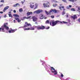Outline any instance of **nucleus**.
Instances as JSON below:
<instances>
[{"label":"nucleus","instance_id":"obj_47","mask_svg":"<svg viewBox=\"0 0 80 80\" xmlns=\"http://www.w3.org/2000/svg\"><path fill=\"white\" fill-rule=\"evenodd\" d=\"M21 3H22V4H23V3H24V2H23V1H21Z\"/></svg>","mask_w":80,"mask_h":80},{"label":"nucleus","instance_id":"obj_42","mask_svg":"<svg viewBox=\"0 0 80 80\" xmlns=\"http://www.w3.org/2000/svg\"><path fill=\"white\" fill-rule=\"evenodd\" d=\"M6 17H7V15H5L4 16V18H6Z\"/></svg>","mask_w":80,"mask_h":80},{"label":"nucleus","instance_id":"obj_34","mask_svg":"<svg viewBox=\"0 0 80 80\" xmlns=\"http://www.w3.org/2000/svg\"><path fill=\"white\" fill-rule=\"evenodd\" d=\"M64 14H65V12H64V11H63L62 12L63 15H64Z\"/></svg>","mask_w":80,"mask_h":80},{"label":"nucleus","instance_id":"obj_2","mask_svg":"<svg viewBox=\"0 0 80 80\" xmlns=\"http://www.w3.org/2000/svg\"><path fill=\"white\" fill-rule=\"evenodd\" d=\"M7 25H8V23H4L3 25L2 26L1 28H0V32H5V29L7 30H9V27Z\"/></svg>","mask_w":80,"mask_h":80},{"label":"nucleus","instance_id":"obj_30","mask_svg":"<svg viewBox=\"0 0 80 80\" xmlns=\"http://www.w3.org/2000/svg\"><path fill=\"white\" fill-rule=\"evenodd\" d=\"M37 7H38V5H35V7L34 8V9H36V8H37Z\"/></svg>","mask_w":80,"mask_h":80},{"label":"nucleus","instance_id":"obj_39","mask_svg":"<svg viewBox=\"0 0 80 80\" xmlns=\"http://www.w3.org/2000/svg\"><path fill=\"white\" fill-rule=\"evenodd\" d=\"M16 10H13V12L14 13H16Z\"/></svg>","mask_w":80,"mask_h":80},{"label":"nucleus","instance_id":"obj_4","mask_svg":"<svg viewBox=\"0 0 80 80\" xmlns=\"http://www.w3.org/2000/svg\"><path fill=\"white\" fill-rule=\"evenodd\" d=\"M50 2L48 1L47 2V3H44L43 4V6L44 8H47L50 7Z\"/></svg>","mask_w":80,"mask_h":80},{"label":"nucleus","instance_id":"obj_20","mask_svg":"<svg viewBox=\"0 0 80 80\" xmlns=\"http://www.w3.org/2000/svg\"><path fill=\"white\" fill-rule=\"evenodd\" d=\"M68 1L70 2H76L77 0H68Z\"/></svg>","mask_w":80,"mask_h":80},{"label":"nucleus","instance_id":"obj_35","mask_svg":"<svg viewBox=\"0 0 80 80\" xmlns=\"http://www.w3.org/2000/svg\"><path fill=\"white\" fill-rule=\"evenodd\" d=\"M50 28V27L48 26L47 28H46L47 30H48V29H49Z\"/></svg>","mask_w":80,"mask_h":80},{"label":"nucleus","instance_id":"obj_29","mask_svg":"<svg viewBox=\"0 0 80 80\" xmlns=\"http://www.w3.org/2000/svg\"><path fill=\"white\" fill-rule=\"evenodd\" d=\"M71 10V11H75V8H72Z\"/></svg>","mask_w":80,"mask_h":80},{"label":"nucleus","instance_id":"obj_18","mask_svg":"<svg viewBox=\"0 0 80 80\" xmlns=\"http://www.w3.org/2000/svg\"><path fill=\"white\" fill-rule=\"evenodd\" d=\"M13 16H14V17H19V15L17 14H14L13 15Z\"/></svg>","mask_w":80,"mask_h":80},{"label":"nucleus","instance_id":"obj_38","mask_svg":"<svg viewBox=\"0 0 80 80\" xmlns=\"http://www.w3.org/2000/svg\"><path fill=\"white\" fill-rule=\"evenodd\" d=\"M18 7H20V5L19 3H18Z\"/></svg>","mask_w":80,"mask_h":80},{"label":"nucleus","instance_id":"obj_19","mask_svg":"<svg viewBox=\"0 0 80 80\" xmlns=\"http://www.w3.org/2000/svg\"><path fill=\"white\" fill-rule=\"evenodd\" d=\"M62 8H64V6H62V7H59V9H60V10H62Z\"/></svg>","mask_w":80,"mask_h":80},{"label":"nucleus","instance_id":"obj_21","mask_svg":"<svg viewBox=\"0 0 80 80\" xmlns=\"http://www.w3.org/2000/svg\"><path fill=\"white\" fill-rule=\"evenodd\" d=\"M30 7H31V8H33V7H35V6L34 5H32V4H31L30 5Z\"/></svg>","mask_w":80,"mask_h":80},{"label":"nucleus","instance_id":"obj_51","mask_svg":"<svg viewBox=\"0 0 80 80\" xmlns=\"http://www.w3.org/2000/svg\"><path fill=\"white\" fill-rule=\"evenodd\" d=\"M14 22L15 23V20H14Z\"/></svg>","mask_w":80,"mask_h":80},{"label":"nucleus","instance_id":"obj_48","mask_svg":"<svg viewBox=\"0 0 80 80\" xmlns=\"http://www.w3.org/2000/svg\"><path fill=\"white\" fill-rule=\"evenodd\" d=\"M66 17H67V18H68V15H66Z\"/></svg>","mask_w":80,"mask_h":80},{"label":"nucleus","instance_id":"obj_12","mask_svg":"<svg viewBox=\"0 0 80 80\" xmlns=\"http://www.w3.org/2000/svg\"><path fill=\"white\" fill-rule=\"evenodd\" d=\"M32 14H33V12H28L27 13V16H29L30 15H32Z\"/></svg>","mask_w":80,"mask_h":80},{"label":"nucleus","instance_id":"obj_45","mask_svg":"<svg viewBox=\"0 0 80 80\" xmlns=\"http://www.w3.org/2000/svg\"><path fill=\"white\" fill-rule=\"evenodd\" d=\"M3 4H1L0 6V7H2L3 6Z\"/></svg>","mask_w":80,"mask_h":80},{"label":"nucleus","instance_id":"obj_55","mask_svg":"<svg viewBox=\"0 0 80 80\" xmlns=\"http://www.w3.org/2000/svg\"><path fill=\"white\" fill-rule=\"evenodd\" d=\"M60 6H61L62 5V4H60Z\"/></svg>","mask_w":80,"mask_h":80},{"label":"nucleus","instance_id":"obj_10","mask_svg":"<svg viewBox=\"0 0 80 80\" xmlns=\"http://www.w3.org/2000/svg\"><path fill=\"white\" fill-rule=\"evenodd\" d=\"M73 20H75V19L77 18V15L76 14H75L73 15V16H71Z\"/></svg>","mask_w":80,"mask_h":80},{"label":"nucleus","instance_id":"obj_44","mask_svg":"<svg viewBox=\"0 0 80 80\" xmlns=\"http://www.w3.org/2000/svg\"><path fill=\"white\" fill-rule=\"evenodd\" d=\"M3 13V12L2 11H0V13Z\"/></svg>","mask_w":80,"mask_h":80},{"label":"nucleus","instance_id":"obj_27","mask_svg":"<svg viewBox=\"0 0 80 80\" xmlns=\"http://www.w3.org/2000/svg\"><path fill=\"white\" fill-rule=\"evenodd\" d=\"M46 23L47 24V23H49V20H47L46 22Z\"/></svg>","mask_w":80,"mask_h":80},{"label":"nucleus","instance_id":"obj_5","mask_svg":"<svg viewBox=\"0 0 80 80\" xmlns=\"http://www.w3.org/2000/svg\"><path fill=\"white\" fill-rule=\"evenodd\" d=\"M51 68L52 72L54 73V75H57V72L55 71V68L53 67H51Z\"/></svg>","mask_w":80,"mask_h":80},{"label":"nucleus","instance_id":"obj_40","mask_svg":"<svg viewBox=\"0 0 80 80\" xmlns=\"http://www.w3.org/2000/svg\"><path fill=\"white\" fill-rule=\"evenodd\" d=\"M53 1H54V2H55L56 3H57V2H58L57 1H55V0H53Z\"/></svg>","mask_w":80,"mask_h":80},{"label":"nucleus","instance_id":"obj_52","mask_svg":"<svg viewBox=\"0 0 80 80\" xmlns=\"http://www.w3.org/2000/svg\"><path fill=\"white\" fill-rule=\"evenodd\" d=\"M63 10H65V9H63Z\"/></svg>","mask_w":80,"mask_h":80},{"label":"nucleus","instance_id":"obj_16","mask_svg":"<svg viewBox=\"0 0 80 80\" xmlns=\"http://www.w3.org/2000/svg\"><path fill=\"white\" fill-rule=\"evenodd\" d=\"M25 24L28 27L29 26H30V27H32V25L30 24H28V22H25Z\"/></svg>","mask_w":80,"mask_h":80},{"label":"nucleus","instance_id":"obj_46","mask_svg":"<svg viewBox=\"0 0 80 80\" xmlns=\"http://www.w3.org/2000/svg\"><path fill=\"white\" fill-rule=\"evenodd\" d=\"M78 10H80V7H78Z\"/></svg>","mask_w":80,"mask_h":80},{"label":"nucleus","instance_id":"obj_3","mask_svg":"<svg viewBox=\"0 0 80 80\" xmlns=\"http://www.w3.org/2000/svg\"><path fill=\"white\" fill-rule=\"evenodd\" d=\"M35 28H37V30H43V29H45V26H43V25H38V26H35Z\"/></svg>","mask_w":80,"mask_h":80},{"label":"nucleus","instance_id":"obj_33","mask_svg":"<svg viewBox=\"0 0 80 80\" xmlns=\"http://www.w3.org/2000/svg\"><path fill=\"white\" fill-rule=\"evenodd\" d=\"M51 17L52 18H54V17H55L54 16H51Z\"/></svg>","mask_w":80,"mask_h":80},{"label":"nucleus","instance_id":"obj_41","mask_svg":"<svg viewBox=\"0 0 80 80\" xmlns=\"http://www.w3.org/2000/svg\"><path fill=\"white\" fill-rule=\"evenodd\" d=\"M78 21L80 22V18L78 19Z\"/></svg>","mask_w":80,"mask_h":80},{"label":"nucleus","instance_id":"obj_13","mask_svg":"<svg viewBox=\"0 0 80 80\" xmlns=\"http://www.w3.org/2000/svg\"><path fill=\"white\" fill-rule=\"evenodd\" d=\"M9 8V7L8 6H7L6 7H5L4 8V9L3 10V11L4 12H5L6 10H7Z\"/></svg>","mask_w":80,"mask_h":80},{"label":"nucleus","instance_id":"obj_53","mask_svg":"<svg viewBox=\"0 0 80 80\" xmlns=\"http://www.w3.org/2000/svg\"><path fill=\"white\" fill-rule=\"evenodd\" d=\"M35 23H37V22H35Z\"/></svg>","mask_w":80,"mask_h":80},{"label":"nucleus","instance_id":"obj_6","mask_svg":"<svg viewBox=\"0 0 80 80\" xmlns=\"http://www.w3.org/2000/svg\"><path fill=\"white\" fill-rule=\"evenodd\" d=\"M32 19L33 20V22H36L38 20V18L36 17L35 16L32 17Z\"/></svg>","mask_w":80,"mask_h":80},{"label":"nucleus","instance_id":"obj_17","mask_svg":"<svg viewBox=\"0 0 80 80\" xmlns=\"http://www.w3.org/2000/svg\"><path fill=\"white\" fill-rule=\"evenodd\" d=\"M51 12H50H50H49L47 11H46V13L47 14V15H51Z\"/></svg>","mask_w":80,"mask_h":80},{"label":"nucleus","instance_id":"obj_50","mask_svg":"<svg viewBox=\"0 0 80 80\" xmlns=\"http://www.w3.org/2000/svg\"><path fill=\"white\" fill-rule=\"evenodd\" d=\"M47 19V17L44 18V19Z\"/></svg>","mask_w":80,"mask_h":80},{"label":"nucleus","instance_id":"obj_11","mask_svg":"<svg viewBox=\"0 0 80 80\" xmlns=\"http://www.w3.org/2000/svg\"><path fill=\"white\" fill-rule=\"evenodd\" d=\"M53 12L54 13H57V10L54 9H51L50 11V12Z\"/></svg>","mask_w":80,"mask_h":80},{"label":"nucleus","instance_id":"obj_28","mask_svg":"<svg viewBox=\"0 0 80 80\" xmlns=\"http://www.w3.org/2000/svg\"><path fill=\"white\" fill-rule=\"evenodd\" d=\"M25 18H26L27 19V17H26V16L23 17V18L22 19V20H24Z\"/></svg>","mask_w":80,"mask_h":80},{"label":"nucleus","instance_id":"obj_22","mask_svg":"<svg viewBox=\"0 0 80 80\" xmlns=\"http://www.w3.org/2000/svg\"><path fill=\"white\" fill-rule=\"evenodd\" d=\"M57 5H57V4H53L52 6L54 7H57Z\"/></svg>","mask_w":80,"mask_h":80},{"label":"nucleus","instance_id":"obj_15","mask_svg":"<svg viewBox=\"0 0 80 80\" xmlns=\"http://www.w3.org/2000/svg\"><path fill=\"white\" fill-rule=\"evenodd\" d=\"M15 18L16 20H17L18 22H21V20L19 19L18 18Z\"/></svg>","mask_w":80,"mask_h":80},{"label":"nucleus","instance_id":"obj_25","mask_svg":"<svg viewBox=\"0 0 80 80\" xmlns=\"http://www.w3.org/2000/svg\"><path fill=\"white\" fill-rule=\"evenodd\" d=\"M19 12H23V9L22 8H20L19 9Z\"/></svg>","mask_w":80,"mask_h":80},{"label":"nucleus","instance_id":"obj_32","mask_svg":"<svg viewBox=\"0 0 80 80\" xmlns=\"http://www.w3.org/2000/svg\"><path fill=\"white\" fill-rule=\"evenodd\" d=\"M31 18V16H28L27 18L26 19H29V18Z\"/></svg>","mask_w":80,"mask_h":80},{"label":"nucleus","instance_id":"obj_31","mask_svg":"<svg viewBox=\"0 0 80 80\" xmlns=\"http://www.w3.org/2000/svg\"><path fill=\"white\" fill-rule=\"evenodd\" d=\"M18 5V3H17L16 4H14L13 5V7H17Z\"/></svg>","mask_w":80,"mask_h":80},{"label":"nucleus","instance_id":"obj_24","mask_svg":"<svg viewBox=\"0 0 80 80\" xmlns=\"http://www.w3.org/2000/svg\"><path fill=\"white\" fill-rule=\"evenodd\" d=\"M63 2L66 3H67V1L66 0H62Z\"/></svg>","mask_w":80,"mask_h":80},{"label":"nucleus","instance_id":"obj_54","mask_svg":"<svg viewBox=\"0 0 80 80\" xmlns=\"http://www.w3.org/2000/svg\"><path fill=\"white\" fill-rule=\"evenodd\" d=\"M1 18V17H0V19Z\"/></svg>","mask_w":80,"mask_h":80},{"label":"nucleus","instance_id":"obj_26","mask_svg":"<svg viewBox=\"0 0 80 80\" xmlns=\"http://www.w3.org/2000/svg\"><path fill=\"white\" fill-rule=\"evenodd\" d=\"M8 15L9 17H11V18H12V17H13V16H12V14H9Z\"/></svg>","mask_w":80,"mask_h":80},{"label":"nucleus","instance_id":"obj_23","mask_svg":"<svg viewBox=\"0 0 80 80\" xmlns=\"http://www.w3.org/2000/svg\"><path fill=\"white\" fill-rule=\"evenodd\" d=\"M27 26H28L27 25H25L24 26H23V27H22L23 28H26V27H27Z\"/></svg>","mask_w":80,"mask_h":80},{"label":"nucleus","instance_id":"obj_9","mask_svg":"<svg viewBox=\"0 0 80 80\" xmlns=\"http://www.w3.org/2000/svg\"><path fill=\"white\" fill-rule=\"evenodd\" d=\"M42 12V10H38L34 11L33 12V13H40V12Z\"/></svg>","mask_w":80,"mask_h":80},{"label":"nucleus","instance_id":"obj_43","mask_svg":"<svg viewBox=\"0 0 80 80\" xmlns=\"http://www.w3.org/2000/svg\"><path fill=\"white\" fill-rule=\"evenodd\" d=\"M69 7H70V8H71V7H72V5H69Z\"/></svg>","mask_w":80,"mask_h":80},{"label":"nucleus","instance_id":"obj_7","mask_svg":"<svg viewBox=\"0 0 80 80\" xmlns=\"http://www.w3.org/2000/svg\"><path fill=\"white\" fill-rule=\"evenodd\" d=\"M10 30L9 31V33H14L17 30V29H13L12 28H10Z\"/></svg>","mask_w":80,"mask_h":80},{"label":"nucleus","instance_id":"obj_36","mask_svg":"<svg viewBox=\"0 0 80 80\" xmlns=\"http://www.w3.org/2000/svg\"><path fill=\"white\" fill-rule=\"evenodd\" d=\"M1 2H3V3H4V0H1Z\"/></svg>","mask_w":80,"mask_h":80},{"label":"nucleus","instance_id":"obj_14","mask_svg":"<svg viewBox=\"0 0 80 80\" xmlns=\"http://www.w3.org/2000/svg\"><path fill=\"white\" fill-rule=\"evenodd\" d=\"M39 18L40 19H43V14H40L39 15Z\"/></svg>","mask_w":80,"mask_h":80},{"label":"nucleus","instance_id":"obj_37","mask_svg":"<svg viewBox=\"0 0 80 80\" xmlns=\"http://www.w3.org/2000/svg\"><path fill=\"white\" fill-rule=\"evenodd\" d=\"M61 76L62 77H63V75L62 74H61Z\"/></svg>","mask_w":80,"mask_h":80},{"label":"nucleus","instance_id":"obj_8","mask_svg":"<svg viewBox=\"0 0 80 80\" xmlns=\"http://www.w3.org/2000/svg\"><path fill=\"white\" fill-rule=\"evenodd\" d=\"M35 30V28L31 27L30 28H25L24 29V30Z\"/></svg>","mask_w":80,"mask_h":80},{"label":"nucleus","instance_id":"obj_1","mask_svg":"<svg viewBox=\"0 0 80 80\" xmlns=\"http://www.w3.org/2000/svg\"><path fill=\"white\" fill-rule=\"evenodd\" d=\"M50 24V25H51L52 27H54V26H55L56 25H57V23H67V22H60L59 21H50L49 22Z\"/></svg>","mask_w":80,"mask_h":80},{"label":"nucleus","instance_id":"obj_49","mask_svg":"<svg viewBox=\"0 0 80 80\" xmlns=\"http://www.w3.org/2000/svg\"><path fill=\"white\" fill-rule=\"evenodd\" d=\"M9 13H11V11H9Z\"/></svg>","mask_w":80,"mask_h":80}]
</instances>
